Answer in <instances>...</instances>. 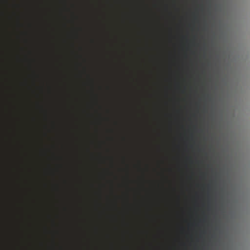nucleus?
I'll use <instances>...</instances> for the list:
<instances>
[{
  "label": "nucleus",
  "instance_id": "2",
  "mask_svg": "<svg viewBox=\"0 0 250 250\" xmlns=\"http://www.w3.org/2000/svg\"><path fill=\"white\" fill-rule=\"evenodd\" d=\"M14 6L15 7H17V8H19V5L17 4H15L14 3L13 4Z\"/></svg>",
  "mask_w": 250,
  "mask_h": 250
},
{
  "label": "nucleus",
  "instance_id": "1",
  "mask_svg": "<svg viewBox=\"0 0 250 250\" xmlns=\"http://www.w3.org/2000/svg\"><path fill=\"white\" fill-rule=\"evenodd\" d=\"M1 250H3V214H1Z\"/></svg>",
  "mask_w": 250,
  "mask_h": 250
},
{
  "label": "nucleus",
  "instance_id": "3",
  "mask_svg": "<svg viewBox=\"0 0 250 250\" xmlns=\"http://www.w3.org/2000/svg\"><path fill=\"white\" fill-rule=\"evenodd\" d=\"M18 24H20V22H19V19H18Z\"/></svg>",
  "mask_w": 250,
  "mask_h": 250
}]
</instances>
